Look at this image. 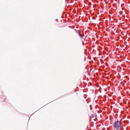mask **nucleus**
<instances>
[{
	"label": "nucleus",
	"instance_id": "3",
	"mask_svg": "<svg viewBox=\"0 0 130 130\" xmlns=\"http://www.w3.org/2000/svg\"><path fill=\"white\" fill-rule=\"evenodd\" d=\"M94 117V115L93 114H92L91 115V116H90V117H91V118H93Z\"/></svg>",
	"mask_w": 130,
	"mask_h": 130
},
{
	"label": "nucleus",
	"instance_id": "2",
	"mask_svg": "<svg viewBox=\"0 0 130 130\" xmlns=\"http://www.w3.org/2000/svg\"><path fill=\"white\" fill-rule=\"evenodd\" d=\"M76 31L77 32V34L81 37L82 38H83L84 36L82 35L80 32H78L76 30Z\"/></svg>",
	"mask_w": 130,
	"mask_h": 130
},
{
	"label": "nucleus",
	"instance_id": "1",
	"mask_svg": "<svg viewBox=\"0 0 130 130\" xmlns=\"http://www.w3.org/2000/svg\"><path fill=\"white\" fill-rule=\"evenodd\" d=\"M121 122L118 120L116 121L113 124L114 127L116 129L119 130L121 127Z\"/></svg>",
	"mask_w": 130,
	"mask_h": 130
}]
</instances>
